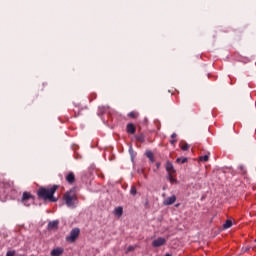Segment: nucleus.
I'll return each mask as SVG.
<instances>
[{
    "label": "nucleus",
    "mask_w": 256,
    "mask_h": 256,
    "mask_svg": "<svg viewBox=\"0 0 256 256\" xmlns=\"http://www.w3.org/2000/svg\"><path fill=\"white\" fill-rule=\"evenodd\" d=\"M57 189H59V186L57 185L50 188L40 187L37 190V196L39 199H43V201H51L52 203H56L57 198H55L53 195H55Z\"/></svg>",
    "instance_id": "f257e3e1"
},
{
    "label": "nucleus",
    "mask_w": 256,
    "mask_h": 256,
    "mask_svg": "<svg viewBox=\"0 0 256 256\" xmlns=\"http://www.w3.org/2000/svg\"><path fill=\"white\" fill-rule=\"evenodd\" d=\"M63 199L68 207H75V202H77V193L74 190L66 192Z\"/></svg>",
    "instance_id": "f03ea898"
},
{
    "label": "nucleus",
    "mask_w": 256,
    "mask_h": 256,
    "mask_svg": "<svg viewBox=\"0 0 256 256\" xmlns=\"http://www.w3.org/2000/svg\"><path fill=\"white\" fill-rule=\"evenodd\" d=\"M20 201L25 207H31L35 203V196L31 192H23Z\"/></svg>",
    "instance_id": "7ed1b4c3"
},
{
    "label": "nucleus",
    "mask_w": 256,
    "mask_h": 256,
    "mask_svg": "<svg viewBox=\"0 0 256 256\" xmlns=\"http://www.w3.org/2000/svg\"><path fill=\"white\" fill-rule=\"evenodd\" d=\"M79 233H81L79 228H74L70 232V235L66 238V241H68V243H75V241L77 240V237H79Z\"/></svg>",
    "instance_id": "20e7f679"
},
{
    "label": "nucleus",
    "mask_w": 256,
    "mask_h": 256,
    "mask_svg": "<svg viewBox=\"0 0 256 256\" xmlns=\"http://www.w3.org/2000/svg\"><path fill=\"white\" fill-rule=\"evenodd\" d=\"M165 243H167V240L165 238L159 237L152 242V246L153 247H161V246L165 245Z\"/></svg>",
    "instance_id": "39448f33"
},
{
    "label": "nucleus",
    "mask_w": 256,
    "mask_h": 256,
    "mask_svg": "<svg viewBox=\"0 0 256 256\" xmlns=\"http://www.w3.org/2000/svg\"><path fill=\"white\" fill-rule=\"evenodd\" d=\"M126 131L129 135H135L137 128L135 127V124L128 123L126 126Z\"/></svg>",
    "instance_id": "423d86ee"
},
{
    "label": "nucleus",
    "mask_w": 256,
    "mask_h": 256,
    "mask_svg": "<svg viewBox=\"0 0 256 256\" xmlns=\"http://www.w3.org/2000/svg\"><path fill=\"white\" fill-rule=\"evenodd\" d=\"M66 181L67 183H69L70 185H73V183H75V174L73 172H69L66 175Z\"/></svg>",
    "instance_id": "0eeeda50"
},
{
    "label": "nucleus",
    "mask_w": 256,
    "mask_h": 256,
    "mask_svg": "<svg viewBox=\"0 0 256 256\" xmlns=\"http://www.w3.org/2000/svg\"><path fill=\"white\" fill-rule=\"evenodd\" d=\"M177 201V197L175 195H172L164 200V205H173Z\"/></svg>",
    "instance_id": "6e6552de"
},
{
    "label": "nucleus",
    "mask_w": 256,
    "mask_h": 256,
    "mask_svg": "<svg viewBox=\"0 0 256 256\" xmlns=\"http://www.w3.org/2000/svg\"><path fill=\"white\" fill-rule=\"evenodd\" d=\"M58 227H59V221H57V220L49 222V224H48L49 231H53V230L57 229Z\"/></svg>",
    "instance_id": "1a4fd4ad"
},
{
    "label": "nucleus",
    "mask_w": 256,
    "mask_h": 256,
    "mask_svg": "<svg viewBox=\"0 0 256 256\" xmlns=\"http://www.w3.org/2000/svg\"><path fill=\"white\" fill-rule=\"evenodd\" d=\"M63 255V248L58 247L51 251V256H60Z\"/></svg>",
    "instance_id": "9d476101"
},
{
    "label": "nucleus",
    "mask_w": 256,
    "mask_h": 256,
    "mask_svg": "<svg viewBox=\"0 0 256 256\" xmlns=\"http://www.w3.org/2000/svg\"><path fill=\"white\" fill-rule=\"evenodd\" d=\"M166 171L168 172V175L171 173H175V168L173 167V163L171 162L166 163Z\"/></svg>",
    "instance_id": "9b49d317"
},
{
    "label": "nucleus",
    "mask_w": 256,
    "mask_h": 256,
    "mask_svg": "<svg viewBox=\"0 0 256 256\" xmlns=\"http://www.w3.org/2000/svg\"><path fill=\"white\" fill-rule=\"evenodd\" d=\"M145 155L151 161V163H155V156L151 150L146 151Z\"/></svg>",
    "instance_id": "f8f14e48"
},
{
    "label": "nucleus",
    "mask_w": 256,
    "mask_h": 256,
    "mask_svg": "<svg viewBox=\"0 0 256 256\" xmlns=\"http://www.w3.org/2000/svg\"><path fill=\"white\" fill-rule=\"evenodd\" d=\"M179 147L182 151H189V144H187L185 141H181L179 143Z\"/></svg>",
    "instance_id": "ddd939ff"
},
{
    "label": "nucleus",
    "mask_w": 256,
    "mask_h": 256,
    "mask_svg": "<svg viewBox=\"0 0 256 256\" xmlns=\"http://www.w3.org/2000/svg\"><path fill=\"white\" fill-rule=\"evenodd\" d=\"M114 215H116L117 217H121V215H123V207L115 208Z\"/></svg>",
    "instance_id": "4468645a"
},
{
    "label": "nucleus",
    "mask_w": 256,
    "mask_h": 256,
    "mask_svg": "<svg viewBox=\"0 0 256 256\" xmlns=\"http://www.w3.org/2000/svg\"><path fill=\"white\" fill-rule=\"evenodd\" d=\"M128 117H130V119H137V117H139V112L132 111V112L128 113Z\"/></svg>",
    "instance_id": "2eb2a0df"
},
{
    "label": "nucleus",
    "mask_w": 256,
    "mask_h": 256,
    "mask_svg": "<svg viewBox=\"0 0 256 256\" xmlns=\"http://www.w3.org/2000/svg\"><path fill=\"white\" fill-rule=\"evenodd\" d=\"M224 229H229L231 227H233V221L231 220H226V222L223 225Z\"/></svg>",
    "instance_id": "dca6fc26"
},
{
    "label": "nucleus",
    "mask_w": 256,
    "mask_h": 256,
    "mask_svg": "<svg viewBox=\"0 0 256 256\" xmlns=\"http://www.w3.org/2000/svg\"><path fill=\"white\" fill-rule=\"evenodd\" d=\"M171 145H175V143H177V134L173 133L171 135V140H170Z\"/></svg>",
    "instance_id": "f3484780"
},
{
    "label": "nucleus",
    "mask_w": 256,
    "mask_h": 256,
    "mask_svg": "<svg viewBox=\"0 0 256 256\" xmlns=\"http://www.w3.org/2000/svg\"><path fill=\"white\" fill-rule=\"evenodd\" d=\"M199 161H201L203 163H207V161H209V154H206L204 156H200Z\"/></svg>",
    "instance_id": "a211bd4d"
},
{
    "label": "nucleus",
    "mask_w": 256,
    "mask_h": 256,
    "mask_svg": "<svg viewBox=\"0 0 256 256\" xmlns=\"http://www.w3.org/2000/svg\"><path fill=\"white\" fill-rule=\"evenodd\" d=\"M170 183H177V179L175 178V173L168 174Z\"/></svg>",
    "instance_id": "6ab92c4d"
},
{
    "label": "nucleus",
    "mask_w": 256,
    "mask_h": 256,
    "mask_svg": "<svg viewBox=\"0 0 256 256\" xmlns=\"http://www.w3.org/2000/svg\"><path fill=\"white\" fill-rule=\"evenodd\" d=\"M130 193H131V195H137V187L132 186L130 189Z\"/></svg>",
    "instance_id": "aec40b11"
},
{
    "label": "nucleus",
    "mask_w": 256,
    "mask_h": 256,
    "mask_svg": "<svg viewBox=\"0 0 256 256\" xmlns=\"http://www.w3.org/2000/svg\"><path fill=\"white\" fill-rule=\"evenodd\" d=\"M176 163H187V158H177Z\"/></svg>",
    "instance_id": "412c9836"
},
{
    "label": "nucleus",
    "mask_w": 256,
    "mask_h": 256,
    "mask_svg": "<svg viewBox=\"0 0 256 256\" xmlns=\"http://www.w3.org/2000/svg\"><path fill=\"white\" fill-rule=\"evenodd\" d=\"M6 256H15V251H8Z\"/></svg>",
    "instance_id": "4be33fe9"
},
{
    "label": "nucleus",
    "mask_w": 256,
    "mask_h": 256,
    "mask_svg": "<svg viewBox=\"0 0 256 256\" xmlns=\"http://www.w3.org/2000/svg\"><path fill=\"white\" fill-rule=\"evenodd\" d=\"M133 249H135L133 246L128 247V251H133Z\"/></svg>",
    "instance_id": "5701e85b"
},
{
    "label": "nucleus",
    "mask_w": 256,
    "mask_h": 256,
    "mask_svg": "<svg viewBox=\"0 0 256 256\" xmlns=\"http://www.w3.org/2000/svg\"><path fill=\"white\" fill-rule=\"evenodd\" d=\"M159 167H161V163H157V169H159Z\"/></svg>",
    "instance_id": "b1692460"
}]
</instances>
